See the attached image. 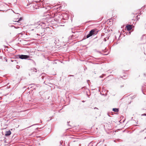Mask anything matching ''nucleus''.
Here are the masks:
<instances>
[{
	"label": "nucleus",
	"instance_id": "4468645a",
	"mask_svg": "<svg viewBox=\"0 0 146 146\" xmlns=\"http://www.w3.org/2000/svg\"><path fill=\"white\" fill-rule=\"evenodd\" d=\"M94 109H98V108L96 107H95V108H94Z\"/></svg>",
	"mask_w": 146,
	"mask_h": 146
},
{
	"label": "nucleus",
	"instance_id": "f8f14e48",
	"mask_svg": "<svg viewBox=\"0 0 146 146\" xmlns=\"http://www.w3.org/2000/svg\"><path fill=\"white\" fill-rule=\"evenodd\" d=\"M35 72H36L37 71V70L36 69H35Z\"/></svg>",
	"mask_w": 146,
	"mask_h": 146
},
{
	"label": "nucleus",
	"instance_id": "f3484780",
	"mask_svg": "<svg viewBox=\"0 0 146 146\" xmlns=\"http://www.w3.org/2000/svg\"><path fill=\"white\" fill-rule=\"evenodd\" d=\"M145 139H146V137H145Z\"/></svg>",
	"mask_w": 146,
	"mask_h": 146
},
{
	"label": "nucleus",
	"instance_id": "423d86ee",
	"mask_svg": "<svg viewBox=\"0 0 146 146\" xmlns=\"http://www.w3.org/2000/svg\"><path fill=\"white\" fill-rule=\"evenodd\" d=\"M22 19V18H20L19 19L17 20V19L16 20V21H15V22H19Z\"/></svg>",
	"mask_w": 146,
	"mask_h": 146
},
{
	"label": "nucleus",
	"instance_id": "dca6fc26",
	"mask_svg": "<svg viewBox=\"0 0 146 146\" xmlns=\"http://www.w3.org/2000/svg\"><path fill=\"white\" fill-rule=\"evenodd\" d=\"M6 61H7V60H6Z\"/></svg>",
	"mask_w": 146,
	"mask_h": 146
},
{
	"label": "nucleus",
	"instance_id": "1a4fd4ad",
	"mask_svg": "<svg viewBox=\"0 0 146 146\" xmlns=\"http://www.w3.org/2000/svg\"><path fill=\"white\" fill-rule=\"evenodd\" d=\"M141 115H142V116H143V115L146 116V114L144 113V114H142Z\"/></svg>",
	"mask_w": 146,
	"mask_h": 146
},
{
	"label": "nucleus",
	"instance_id": "39448f33",
	"mask_svg": "<svg viewBox=\"0 0 146 146\" xmlns=\"http://www.w3.org/2000/svg\"><path fill=\"white\" fill-rule=\"evenodd\" d=\"M113 110L115 112H118L119 111V109L117 108H113Z\"/></svg>",
	"mask_w": 146,
	"mask_h": 146
},
{
	"label": "nucleus",
	"instance_id": "20e7f679",
	"mask_svg": "<svg viewBox=\"0 0 146 146\" xmlns=\"http://www.w3.org/2000/svg\"><path fill=\"white\" fill-rule=\"evenodd\" d=\"M11 134V132L9 130L6 131L5 135L6 136H9Z\"/></svg>",
	"mask_w": 146,
	"mask_h": 146
},
{
	"label": "nucleus",
	"instance_id": "7ed1b4c3",
	"mask_svg": "<svg viewBox=\"0 0 146 146\" xmlns=\"http://www.w3.org/2000/svg\"><path fill=\"white\" fill-rule=\"evenodd\" d=\"M126 27L127 29L129 31L130 30L132 29L131 25H130L127 26Z\"/></svg>",
	"mask_w": 146,
	"mask_h": 146
},
{
	"label": "nucleus",
	"instance_id": "0eeeda50",
	"mask_svg": "<svg viewBox=\"0 0 146 146\" xmlns=\"http://www.w3.org/2000/svg\"><path fill=\"white\" fill-rule=\"evenodd\" d=\"M42 24L45 25V24L44 23H38V24H39V25H40V26H42Z\"/></svg>",
	"mask_w": 146,
	"mask_h": 146
},
{
	"label": "nucleus",
	"instance_id": "f257e3e1",
	"mask_svg": "<svg viewBox=\"0 0 146 146\" xmlns=\"http://www.w3.org/2000/svg\"><path fill=\"white\" fill-rule=\"evenodd\" d=\"M98 30L96 29H94L90 31L89 33L87 35V38H88L92 35H96L98 32Z\"/></svg>",
	"mask_w": 146,
	"mask_h": 146
},
{
	"label": "nucleus",
	"instance_id": "9d476101",
	"mask_svg": "<svg viewBox=\"0 0 146 146\" xmlns=\"http://www.w3.org/2000/svg\"><path fill=\"white\" fill-rule=\"evenodd\" d=\"M143 110H146V107L145 108H143Z\"/></svg>",
	"mask_w": 146,
	"mask_h": 146
},
{
	"label": "nucleus",
	"instance_id": "6e6552de",
	"mask_svg": "<svg viewBox=\"0 0 146 146\" xmlns=\"http://www.w3.org/2000/svg\"><path fill=\"white\" fill-rule=\"evenodd\" d=\"M16 67L17 69H19L20 67V66L18 65H17L16 66Z\"/></svg>",
	"mask_w": 146,
	"mask_h": 146
},
{
	"label": "nucleus",
	"instance_id": "9b49d317",
	"mask_svg": "<svg viewBox=\"0 0 146 146\" xmlns=\"http://www.w3.org/2000/svg\"><path fill=\"white\" fill-rule=\"evenodd\" d=\"M62 142H63L62 141H61L60 142L61 145L62 144Z\"/></svg>",
	"mask_w": 146,
	"mask_h": 146
},
{
	"label": "nucleus",
	"instance_id": "ddd939ff",
	"mask_svg": "<svg viewBox=\"0 0 146 146\" xmlns=\"http://www.w3.org/2000/svg\"><path fill=\"white\" fill-rule=\"evenodd\" d=\"M11 61L12 62H13V61H15H15H15V60L14 61V60H11Z\"/></svg>",
	"mask_w": 146,
	"mask_h": 146
},
{
	"label": "nucleus",
	"instance_id": "2eb2a0df",
	"mask_svg": "<svg viewBox=\"0 0 146 146\" xmlns=\"http://www.w3.org/2000/svg\"><path fill=\"white\" fill-rule=\"evenodd\" d=\"M33 62H34V63H35V62L34 61H33Z\"/></svg>",
	"mask_w": 146,
	"mask_h": 146
},
{
	"label": "nucleus",
	"instance_id": "f03ea898",
	"mask_svg": "<svg viewBox=\"0 0 146 146\" xmlns=\"http://www.w3.org/2000/svg\"><path fill=\"white\" fill-rule=\"evenodd\" d=\"M19 58L21 59H25L29 58V56L26 55H19Z\"/></svg>",
	"mask_w": 146,
	"mask_h": 146
}]
</instances>
